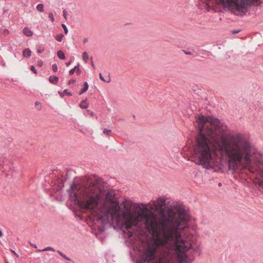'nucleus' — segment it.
<instances>
[{
	"label": "nucleus",
	"mask_w": 263,
	"mask_h": 263,
	"mask_svg": "<svg viewBox=\"0 0 263 263\" xmlns=\"http://www.w3.org/2000/svg\"><path fill=\"white\" fill-rule=\"evenodd\" d=\"M57 253L62 257L64 258V256L65 255L64 254H63L61 251L58 250Z\"/></svg>",
	"instance_id": "obj_42"
},
{
	"label": "nucleus",
	"mask_w": 263,
	"mask_h": 263,
	"mask_svg": "<svg viewBox=\"0 0 263 263\" xmlns=\"http://www.w3.org/2000/svg\"><path fill=\"white\" fill-rule=\"evenodd\" d=\"M35 105L36 107L39 106V109H41V104L39 102H36L35 103Z\"/></svg>",
	"instance_id": "obj_41"
},
{
	"label": "nucleus",
	"mask_w": 263,
	"mask_h": 263,
	"mask_svg": "<svg viewBox=\"0 0 263 263\" xmlns=\"http://www.w3.org/2000/svg\"><path fill=\"white\" fill-rule=\"evenodd\" d=\"M159 263H169V260L165 258V257L163 256L162 257H160L158 261Z\"/></svg>",
	"instance_id": "obj_23"
},
{
	"label": "nucleus",
	"mask_w": 263,
	"mask_h": 263,
	"mask_svg": "<svg viewBox=\"0 0 263 263\" xmlns=\"http://www.w3.org/2000/svg\"><path fill=\"white\" fill-rule=\"evenodd\" d=\"M249 1V0H238L236 2L235 9L238 11H241L247 7Z\"/></svg>",
	"instance_id": "obj_9"
},
{
	"label": "nucleus",
	"mask_w": 263,
	"mask_h": 263,
	"mask_svg": "<svg viewBox=\"0 0 263 263\" xmlns=\"http://www.w3.org/2000/svg\"><path fill=\"white\" fill-rule=\"evenodd\" d=\"M37 11H39L40 12H44V5L43 4H39L36 7Z\"/></svg>",
	"instance_id": "obj_25"
},
{
	"label": "nucleus",
	"mask_w": 263,
	"mask_h": 263,
	"mask_svg": "<svg viewBox=\"0 0 263 263\" xmlns=\"http://www.w3.org/2000/svg\"><path fill=\"white\" fill-rule=\"evenodd\" d=\"M76 71V74L78 76H79L81 73V70L80 69V68L79 69L77 70Z\"/></svg>",
	"instance_id": "obj_44"
},
{
	"label": "nucleus",
	"mask_w": 263,
	"mask_h": 263,
	"mask_svg": "<svg viewBox=\"0 0 263 263\" xmlns=\"http://www.w3.org/2000/svg\"><path fill=\"white\" fill-rule=\"evenodd\" d=\"M12 252H13V253H14L15 254H16V253H15V251H13Z\"/></svg>",
	"instance_id": "obj_58"
},
{
	"label": "nucleus",
	"mask_w": 263,
	"mask_h": 263,
	"mask_svg": "<svg viewBox=\"0 0 263 263\" xmlns=\"http://www.w3.org/2000/svg\"><path fill=\"white\" fill-rule=\"evenodd\" d=\"M71 62H72V60H70V61H69V62H67V63H66V66H67V67H68V66L71 64Z\"/></svg>",
	"instance_id": "obj_46"
},
{
	"label": "nucleus",
	"mask_w": 263,
	"mask_h": 263,
	"mask_svg": "<svg viewBox=\"0 0 263 263\" xmlns=\"http://www.w3.org/2000/svg\"><path fill=\"white\" fill-rule=\"evenodd\" d=\"M99 77H100V79L102 81H104V82H110V78H109V80H108V81H106V80H105V79L104 78V77L102 76V73H100V74H99Z\"/></svg>",
	"instance_id": "obj_30"
},
{
	"label": "nucleus",
	"mask_w": 263,
	"mask_h": 263,
	"mask_svg": "<svg viewBox=\"0 0 263 263\" xmlns=\"http://www.w3.org/2000/svg\"><path fill=\"white\" fill-rule=\"evenodd\" d=\"M75 71H76L75 69L72 68V69H70L69 71V75H70V76L73 75Z\"/></svg>",
	"instance_id": "obj_38"
},
{
	"label": "nucleus",
	"mask_w": 263,
	"mask_h": 263,
	"mask_svg": "<svg viewBox=\"0 0 263 263\" xmlns=\"http://www.w3.org/2000/svg\"><path fill=\"white\" fill-rule=\"evenodd\" d=\"M87 42V39H85L84 40H83V43H85Z\"/></svg>",
	"instance_id": "obj_54"
},
{
	"label": "nucleus",
	"mask_w": 263,
	"mask_h": 263,
	"mask_svg": "<svg viewBox=\"0 0 263 263\" xmlns=\"http://www.w3.org/2000/svg\"><path fill=\"white\" fill-rule=\"evenodd\" d=\"M64 258L67 260H71L70 258L67 257L66 255L64 256Z\"/></svg>",
	"instance_id": "obj_48"
},
{
	"label": "nucleus",
	"mask_w": 263,
	"mask_h": 263,
	"mask_svg": "<svg viewBox=\"0 0 263 263\" xmlns=\"http://www.w3.org/2000/svg\"><path fill=\"white\" fill-rule=\"evenodd\" d=\"M218 136L210 129H201L197 134V144L192 154L196 164L203 166L206 169L213 168L215 165V160L212 156V141L217 140Z\"/></svg>",
	"instance_id": "obj_3"
},
{
	"label": "nucleus",
	"mask_w": 263,
	"mask_h": 263,
	"mask_svg": "<svg viewBox=\"0 0 263 263\" xmlns=\"http://www.w3.org/2000/svg\"><path fill=\"white\" fill-rule=\"evenodd\" d=\"M58 92L62 98L64 97L65 95L68 96H71L72 95V93L67 89H65L63 92L59 91Z\"/></svg>",
	"instance_id": "obj_17"
},
{
	"label": "nucleus",
	"mask_w": 263,
	"mask_h": 263,
	"mask_svg": "<svg viewBox=\"0 0 263 263\" xmlns=\"http://www.w3.org/2000/svg\"><path fill=\"white\" fill-rule=\"evenodd\" d=\"M240 31V30H233L231 31V32L233 34H236V33H239Z\"/></svg>",
	"instance_id": "obj_40"
},
{
	"label": "nucleus",
	"mask_w": 263,
	"mask_h": 263,
	"mask_svg": "<svg viewBox=\"0 0 263 263\" xmlns=\"http://www.w3.org/2000/svg\"><path fill=\"white\" fill-rule=\"evenodd\" d=\"M30 70L35 74H37V70L35 69V67L33 65L30 66Z\"/></svg>",
	"instance_id": "obj_33"
},
{
	"label": "nucleus",
	"mask_w": 263,
	"mask_h": 263,
	"mask_svg": "<svg viewBox=\"0 0 263 263\" xmlns=\"http://www.w3.org/2000/svg\"><path fill=\"white\" fill-rule=\"evenodd\" d=\"M7 263H8V262H7Z\"/></svg>",
	"instance_id": "obj_59"
},
{
	"label": "nucleus",
	"mask_w": 263,
	"mask_h": 263,
	"mask_svg": "<svg viewBox=\"0 0 263 263\" xmlns=\"http://www.w3.org/2000/svg\"><path fill=\"white\" fill-rule=\"evenodd\" d=\"M83 86V87L81 89V90L79 92L80 95L83 93L84 92H85V91H86L88 90V88L89 87L88 83L87 82H84Z\"/></svg>",
	"instance_id": "obj_19"
},
{
	"label": "nucleus",
	"mask_w": 263,
	"mask_h": 263,
	"mask_svg": "<svg viewBox=\"0 0 263 263\" xmlns=\"http://www.w3.org/2000/svg\"><path fill=\"white\" fill-rule=\"evenodd\" d=\"M48 17L50 20V21L52 23H53L54 22V16H53V13L52 12H50L49 13Z\"/></svg>",
	"instance_id": "obj_28"
},
{
	"label": "nucleus",
	"mask_w": 263,
	"mask_h": 263,
	"mask_svg": "<svg viewBox=\"0 0 263 263\" xmlns=\"http://www.w3.org/2000/svg\"><path fill=\"white\" fill-rule=\"evenodd\" d=\"M133 235L132 233H129V237L132 236Z\"/></svg>",
	"instance_id": "obj_55"
},
{
	"label": "nucleus",
	"mask_w": 263,
	"mask_h": 263,
	"mask_svg": "<svg viewBox=\"0 0 263 263\" xmlns=\"http://www.w3.org/2000/svg\"><path fill=\"white\" fill-rule=\"evenodd\" d=\"M90 116L93 117L94 116H95V113L94 112H91Z\"/></svg>",
	"instance_id": "obj_51"
},
{
	"label": "nucleus",
	"mask_w": 263,
	"mask_h": 263,
	"mask_svg": "<svg viewBox=\"0 0 263 263\" xmlns=\"http://www.w3.org/2000/svg\"><path fill=\"white\" fill-rule=\"evenodd\" d=\"M141 204L143 206H145L146 205V204H144L143 203H141Z\"/></svg>",
	"instance_id": "obj_56"
},
{
	"label": "nucleus",
	"mask_w": 263,
	"mask_h": 263,
	"mask_svg": "<svg viewBox=\"0 0 263 263\" xmlns=\"http://www.w3.org/2000/svg\"><path fill=\"white\" fill-rule=\"evenodd\" d=\"M220 151L228 158L229 170L232 173L238 167V162L244 159L247 163L251 161V157L254 154V148L245 136L236 133L220 138Z\"/></svg>",
	"instance_id": "obj_2"
},
{
	"label": "nucleus",
	"mask_w": 263,
	"mask_h": 263,
	"mask_svg": "<svg viewBox=\"0 0 263 263\" xmlns=\"http://www.w3.org/2000/svg\"><path fill=\"white\" fill-rule=\"evenodd\" d=\"M137 203L136 209L138 216L145 220L153 234L158 238L162 239L164 243L174 241L177 248L182 251L186 252L191 248V245L183 239L178 232L188 228L190 220L189 214L184 209L178 206H174L162 210L159 217H157L146 207L141 208Z\"/></svg>",
	"instance_id": "obj_1"
},
{
	"label": "nucleus",
	"mask_w": 263,
	"mask_h": 263,
	"mask_svg": "<svg viewBox=\"0 0 263 263\" xmlns=\"http://www.w3.org/2000/svg\"><path fill=\"white\" fill-rule=\"evenodd\" d=\"M105 201L107 203L112 204L116 206L119 205V200L115 198V194L114 191H108L105 196Z\"/></svg>",
	"instance_id": "obj_8"
},
{
	"label": "nucleus",
	"mask_w": 263,
	"mask_h": 263,
	"mask_svg": "<svg viewBox=\"0 0 263 263\" xmlns=\"http://www.w3.org/2000/svg\"><path fill=\"white\" fill-rule=\"evenodd\" d=\"M62 27H63L64 30V32L66 34H67L68 33V28L66 26V25L64 24H62Z\"/></svg>",
	"instance_id": "obj_29"
},
{
	"label": "nucleus",
	"mask_w": 263,
	"mask_h": 263,
	"mask_svg": "<svg viewBox=\"0 0 263 263\" xmlns=\"http://www.w3.org/2000/svg\"><path fill=\"white\" fill-rule=\"evenodd\" d=\"M57 56L61 60H64L65 59V55L62 50H59L57 52Z\"/></svg>",
	"instance_id": "obj_21"
},
{
	"label": "nucleus",
	"mask_w": 263,
	"mask_h": 263,
	"mask_svg": "<svg viewBox=\"0 0 263 263\" xmlns=\"http://www.w3.org/2000/svg\"><path fill=\"white\" fill-rule=\"evenodd\" d=\"M76 82V79H71L70 80H69L68 83L69 85H71V84H75Z\"/></svg>",
	"instance_id": "obj_34"
},
{
	"label": "nucleus",
	"mask_w": 263,
	"mask_h": 263,
	"mask_svg": "<svg viewBox=\"0 0 263 263\" xmlns=\"http://www.w3.org/2000/svg\"><path fill=\"white\" fill-rule=\"evenodd\" d=\"M220 121L217 118L214 119L211 122L210 125H215L217 126H218L219 125H220Z\"/></svg>",
	"instance_id": "obj_22"
},
{
	"label": "nucleus",
	"mask_w": 263,
	"mask_h": 263,
	"mask_svg": "<svg viewBox=\"0 0 263 263\" xmlns=\"http://www.w3.org/2000/svg\"><path fill=\"white\" fill-rule=\"evenodd\" d=\"M159 247L158 242L153 239L147 243L145 248L139 256L137 263H148L156 258V253Z\"/></svg>",
	"instance_id": "obj_5"
},
{
	"label": "nucleus",
	"mask_w": 263,
	"mask_h": 263,
	"mask_svg": "<svg viewBox=\"0 0 263 263\" xmlns=\"http://www.w3.org/2000/svg\"><path fill=\"white\" fill-rule=\"evenodd\" d=\"M2 65L3 66V67H5L6 66V64L4 62H3L2 63Z\"/></svg>",
	"instance_id": "obj_52"
},
{
	"label": "nucleus",
	"mask_w": 263,
	"mask_h": 263,
	"mask_svg": "<svg viewBox=\"0 0 263 263\" xmlns=\"http://www.w3.org/2000/svg\"><path fill=\"white\" fill-rule=\"evenodd\" d=\"M63 16L66 20H67V11L65 9L63 10Z\"/></svg>",
	"instance_id": "obj_39"
},
{
	"label": "nucleus",
	"mask_w": 263,
	"mask_h": 263,
	"mask_svg": "<svg viewBox=\"0 0 263 263\" xmlns=\"http://www.w3.org/2000/svg\"><path fill=\"white\" fill-rule=\"evenodd\" d=\"M237 1L238 0H220V2L223 5H225L227 4L230 6H234L235 7Z\"/></svg>",
	"instance_id": "obj_11"
},
{
	"label": "nucleus",
	"mask_w": 263,
	"mask_h": 263,
	"mask_svg": "<svg viewBox=\"0 0 263 263\" xmlns=\"http://www.w3.org/2000/svg\"><path fill=\"white\" fill-rule=\"evenodd\" d=\"M218 185H219V186H220L221 185V183H219L218 184Z\"/></svg>",
	"instance_id": "obj_57"
},
{
	"label": "nucleus",
	"mask_w": 263,
	"mask_h": 263,
	"mask_svg": "<svg viewBox=\"0 0 263 263\" xmlns=\"http://www.w3.org/2000/svg\"><path fill=\"white\" fill-rule=\"evenodd\" d=\"M184 53H185L186 54H187V55H192V53L191 52H190V51H187L186 50H182Z\"/></svg>",
	"instance_id": "obj_43"
},
{
	"label": "nucleus",
	"mask_w": 263,
	"mask_h": 263,
	"mask_svg": "<svg viewBox=\"0 0 263 263\" xmlns=\"http://www.w3.org/2000/svg\"><path fill=\"white\" fill-rule=\"evenodd\" d=\"M24 57L29 58L31 55V51L29 48H26L23 51Z\"/></svg>",
	"instance_id": "obj_16"
},
{
	"label": "nucleus",
	"mask_w": 263,
	"mask_h": 263,
	"mask_svg": "<svg viewBox=\"0 0 263 263\" xmlns=\"http://www.w3.org/2000/svg\"><path fill=\"white\" fill-rule=\"evenodd\" d=\"M82 57H83V60L84 61V62L85 63H86L87 62V60L89 58L88 54H87V53L86 52H84L83 53Z\"/></svg>",
	"instance_id": "obj_27"
},
{
	"label": "nucleus",
	"mask_w": 263,
	"mask_h": 263,
	"mask_svg": "<svg viewBox=\"0 0 263 263\" xmlns=\"http://www.w3.org/2000/svg\"><path fill=\"white\" fill-rule=\"evenodd\" d=\"M52 70L53 71V72H55L58 71V66L56 64H53L52 65Z\"/></svg>",
	"instance_id": "obj_32"
},
{
	"label": "nucleus",
	"mask_w": 263,
	"mask_h": 263,
	"mask_svg": "<svg viewBox=\"0 0 263 263\" xmlns=\"http://www.w3.org/2000/svg\"><path fill=\"white\" fill-rule=\"evenodd\" d=\"M111 132V130L110 129H108L106 128H104L103 130V133L105 134L106 135H109V134Z\"/></svg>",
	"instance_id": "obj_31"
},
{
	"label": "nucleus",
	"mask_w": 263,
	"mask_h": 263,
	"mask_svg": "<svg viewBox=\"0 0 263 263\" xmlns=\"http://www.w3.org/2000/svg\"><path fill=\"white\" fill-rule=\"evenodd\" d=\"M80 107L82 109H86L88 107V104L87 103V99L83 100L80 104Z\"/></svg>",
	"instance_id": "obj_20"
},
{
	"label": "nucleus",
	"mask_w": 263,
	"mask_h": 263,
	"mask_svg": "<svg viewBox=\"0 0 263 263\" xmlns=\"http://www.w3.org/2000/svg\"><path fill=\"white\" fill-rule=\"evenodd\" d=\"M197 119L198 120L199 124L200 126L199 132L201 129L206 130L210 129L215 133L216 136H218L217 130L216 129H213L212 127H208L206 126H205V123L209 122L208 119L206 117H205L203 115L200 114L198 116Z\"/></svg>",
	"instance_id": "obj_7"
},
{
	"label": "nucleus",
	"mask_w": 263,
	"mask_h": 263,
	"mask_svg": "<svg viewBox=\"0 0 263 263\" xmlns=\"http://www.w3.org/2000/svg\"><path fill=\"white\" fill-rule=\"evenodd\" d=\"M98 220L100 221L103 224H106L108 222V218L106 216H100L98 217Z\"/></svg>",
	"instance_id": "obj_18"
},
{
	"label": "nucleus",
	"mask_w": 263,
	"mask_h": 263,
	"mask_svg": "<svg viewBox=\"0 0 263 263\" xmlns=\"http://www.w3.org/2000/svg\"><path fill=\"white\" fill-rule=\"evenodd\" d=\"M30 245L33 248H37V246L36 245V244L30 243Z\"/></svg>",
	"instance_id": "obj_49"
},
{
	"label": "nucleus",
	"mask_w": 263,
	"mask_h": 263,
	"mask_svg": "<svg viewBox=\"0 0 263 263\" xmlns=\"http://www.w3.org/2000/svg\"><path fill=\"white\" fill-rule=\"evenodd\" d=\"M43 61L40 60L37 61V66L39 67H42L43 66Z\"/></svg>",
	"instance_id": "obj_37"
},
{
	"label": "nucleus",
	"mask_w": 263,
	"mask_h": 263,
	"mask_svg": "<svg viewBox=\"0 0 263 263\" xmlns=\"http://www.w3.org/2000/svg\"><path fill=\"white\" fill-rule=\"evenodd\" d=\"M91 66H92V67H93V69H95L96 67H95V64H93V62L92 61V57L91 58Z\"/></svg>",
	"instance_id": "obj_45"
},
{
	"label": "nucleus",
	"mask_w": 263,
	"mask_h": 263,
	"mask_svg": "<svg viewBox=\"0 0 263 263\" xmlns=\"http://www.w3.org/2000/svg\"><path fill=\"white\" fill-rule=\"evenodd\" d=\"M123 209L127 212H130V208L128 206H126L125 204H124Z\"/></svg>",
	"instance_id": "obj_36"
},
{
	"label": "nucleus",
	"mask_w": 263,
	"mask_h": 263,
	"mask_svg": "<svg viewBox=\"0 0 263 263\" xmlns=\"http://www.w3.org/2000/svg\"><path fill=\"white\" fill-rule=\"evenodd\" d=\"M3 236V233L2 231L0 230V237H2Z\"/></svg>",
	"instance_id": "obj_53"
},
{
	"label": "nucleus",
	"mask_w": 263,
	"mask_h": 263,
	"mask_svg": "<svg viewBox=\"0 0 263 263\" xmlns=\"http://www.w3.org/2000/svg\"><path fill=\"white\" fill-rule=\"evenodd\" d=\"M165 199L160 197L156 200L155 205L160 208H162V206L165 205Z\"/></svg>",
	"instance_id": "obj_13"
},
{
	"label": "nucleus",
	"mask_w": 263,
	"mask_h": 263,
	"mask_svg": "<svg viewBox=\"0 0 263 263\" xmlns=\"http://www.w3.org/2000/svg\"><path fill=\"white\" fill-rule=\"evenodd\" d=\"M122 216H123V218L125 219V223H122V228L124 229H125L126 230H128L131 229V228L135 224V223L132 222H127V220L126 219V217L127 216V214L125 212H123L122 213Z\"/></svg>",
	"instance_id": "obj_10"
},
{
	"label": "nucleus",
	"mask_w": 263,
	"mask_h": 263,
	"mask_svg": "<svg viewBox=\"0 0 263 263\" xmlns=\"http://www.w3.org/2000/svg\"><path fill=\"white\" fill-rule=\"evenodd\" d=\"M104 189L102 180L101 178H96L90 182L82 194L81 199L78 197L76 184H71L67 190L69 199L74 204L78 205L82 209L93 210L99 204L101 199L100 193Z\"/></svg>",
	"instance_id": "obj_4"
},
{
	"label": "nucleus",
	"mask_w": 263,
	"mask_h": 263,
	"mask_svg": "<svg viewBox=\"0 0 263 263\" xmlns=\"http://www.w3.org/2000/svg\"><path fill=\"white\" fill-rule=\"evenodd\" d=\"M44 51V48H43V47H39L37 49V51L39 53H41L43 52Z\"/></svg>",
	"instance_id": "obj_35"
},
{
	"label": "nucleus",
	"mask_w": 263,
	"mask_h": 263,
	"mask_svg": "<svg viewBox=\"0 0 263 263\" xmlns=\"http://www.w3.org/2000/svg\"><path fill=\"white\" fill-rule=\"evenodd\" d=\"M179 263H187L188 256L186 253L182 255H178Z\"/></svg>",
	"instance_id": "obj_12"
},
{
	"label": "nucleus",
	"mask_w": 263,
	"mask_h": 263,
	"mask_svg": "<svg viewBox=\"0 0 263 263\" xmlns=\"http://www.w3.org/2000/svg\"><path fill=\"white\" fill-rule=\"evenodd\" d=\"M51 251L53 252L55 251L54 249H53V248H52L51 247H47L45 248H44V249L37 250V252H42V251Z\"/></svg>",
	"instance_id": "obj_24"
},
{
	"label": "nucleus",
	"mask_w": 263,
	"mask_h": 263,
	"mask_svg": "<svg viewBox=\"0 0 263 263\" xmlns=\"http://www.w3.org/2000/svg\"><path fill=\"white\" fill-rule=\"evenodd\" d=\"M49 81L53 84H57L59 82V77L55 76H51L49 77Z\"/></svg>",
	"instance_id": "obj_14"
},
{
	"label": "nucleus",
	"mask_w": 263,
	"mask_h": 263,
	"mask_svg": "<svg viewBox=\"0 0 263 263\" xmlns=\"http://www.w3.org/2000/svg\"><path fill=\"white\" fill-rule=\"evenodd\" d=\"M4 33L5 34V35H7L9 33V31L8 30L6 29L4 30Z\"/></svg>",
	"instance_id": "obj_50"
},
{
	"label": "nucleus",
	"mask_w": 263,
	"mask_h": 263,
	"mask_svg": "<svg viewBox=\"0 0 263 263\" xmlns=\"http://www.w3.org/2000/svg\"><path fill=\"white\" fill-rule=\"evenodd\" d=\"M250 172L254 173L256 171L258 173L260 178L258 179L256 183L258 184L259 186L263 188V161L258 162L255 168H250ZM257 179V178H256Z\"/></svg>",
	"instance_id": "obj_6"
},
{
	"label": "nucleus",
	"mask_w": 263,
	"mask_h": 263,
	"mask_svg": "<svg viewBox=\"0 0 263 263\" xmlns=\"http://www.w3.org/2000/svg\"><path fill=\"white\" fill-rule=\"evenodd\" d=\"M64 37V35L63 34H59L55 36V40L58 42H62L63 39Z\"/></svg>",
	"instance_id": "obj_26"
},
{
	"label": "nucleus",
	"mask_w": 263,
	"mask_h": 263,
	"mask_svg": "<svg viewBox=\"0 0 263 263\" xmlns=\"http://www.w3.org/2000/svg\"><path fill=\"white\" fill-rule=\"evenodd\" d=\"M23 33L27 36H31L33 35V32L28 27H25L23 30Z\"/></svg>",
	"instance_id": "obj_15"
},
{
	"label": "nucleus",
	"mask_w": 263,
	"mask_h": 263,
	"mask_svg": "<svg viewBox=\"0 0 263 263\" xmlns=\"http://www.w3.org/2000/svg\"><path fill=\"white\" fill-rule=\"evenodd\" d=\"M79 67H80V65L79 64H78L77 65H76L74 68L73 69H75V70L76 71L77 70L79 69Z\"/></svg>",
	"instance_id": "obj_47"
}]
</instances>
